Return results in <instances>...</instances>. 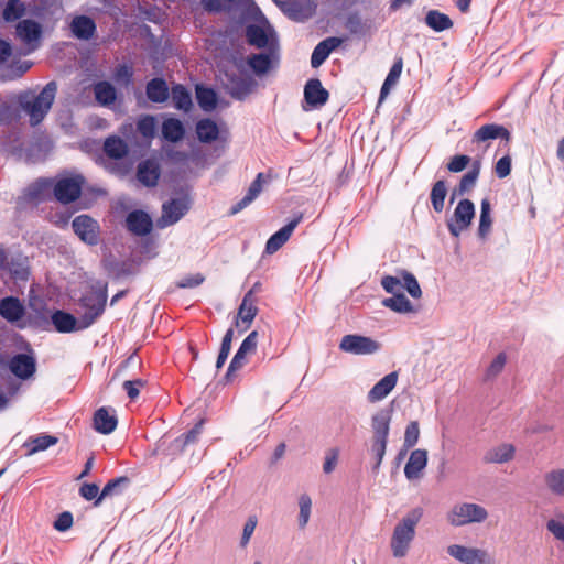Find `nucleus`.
Here are the masks:
<instances>
[{
    "mask_svg": "<svg viewBox=\"0 0 564 564\" xmlns=\"http://www.w3.org/2000/svg\"><path fill=\"white\" fill-rule=\"evenodd\" d=\"M56 93L57 84L55 80H51L37 95H34L32 91H25L19 96V106L29 115L31 126H36L43 121L52 108Z\"/></svg>",
    "mask_w": 564,
    "mask_h": 564,
    "instance_id": "nucleus-1",
    "label": "nucleus"
},
{
    "mask_svg": "<svg viewBox=\"0 0 564 564\" xmlns=\"http://www.w3.org/2000/svg\"><path fill=\"white\" fill-rule=\"evenodd\" d=\"M423 517L421 507L413 508L394 527L391 536V551L394 557H404L410 549V544L415 536V527Z\"/></svg>",
    "mask_w": 564,
    "mask_h": 564,
    "instance_id": "nucleus-2",
    "label": "nucleus"
},
{
    "mask_svg": "<svg viewBox=\"0 0 564 564\" xmlns=\"http://www.w3.org/2000/svg\"><path fill=\"white\" fill-rule=\"evenodd\" d=\"M107 299V283L99 286L93 285L89 292L80 296L78 304L84 310L79 316L82 327L87 329L104 314Z\"/></svg>",
    "mask_w": 564,
    "mask_h": 564,
    "instance_id": "nucleus-3",
    "label": "nucleus"
},
{
    "mask_svg": "<svg viewBox=\"0 0 564 564\" xmlns=\"http://www.w3.org/2000/svg\"><path fill=\"white\" fill-rule=\"evenodd\" d=\"M246 41L258 50H281L280 41L274 28L264 20L263 24L250 23L245 30Z\"/></svg>",
    "mask_w": 564,
    "mask_h": 564,
    "instance_id": "nucleus-4",
    "label": "nucleus"
},
{
    "mask_svg": "<svg viewBox=\"0 0 564 564\" xmlns=\"http://www.w3.org/2000/svg\"><path fill=\"white\" fill-rule=\"evenodd\" d=\"M84 184L82 174L58 178L53 187L54 197L61 204H72L80 197Z\"/></svg>",
    "mask_w": 564,
    "mask_h": 564,
    "instance_id": "nucleus-5",
    "label": "nucleus"
},
{
    "mask_svg": "<svg viewBox=\"0 0 564 564\" xmlns=\"http://www.w3.org/2000/svg\"><path fill=\"white\" fill-rule=\"evenodd\" d=\"M475 213V205L470 199H460L454 209L453 216L446 220L449 234L458 238L471 225Z\"/></svg>",
    "mask_w": 564,
    "mask_h": 564,
    "instance_id": "nucleus-6",
    "label": "nucleus"
},
{
    "mask_svg": "<svg viewBox=\"0 0 564 564\" xmlns=\"http://www.w3.org/2000/svg\"><path fill=\"white\" fill-rule=\"evenodd\" d=\"M280 61L281 50L273 47L271 50H261L259 53H251L247 56L246 64L256 76L262 77L270 70L278 68Z\"/></svg>",
    "mask_w": 564,
    "mask_h": 564,
    "instance_id": "nucleus-7",
    "label": "nucleus"
},
{
    "mask_svg": "<svg viewBox=\"0 0 564 564\" xmlns=\"http://www.w3.org/2000/svg\"><path fill=\"white\" fill-rule=\"evenodd\" d=\"M74 234L87 246H97L100 241V225L90 215L82 214L72 221Z\"/></svg>",
    "mask_w": 564,
    "mask_h": 564,
    "instance_id": "nucleus-8",
    "label": "nucleus"
},
{
    "mask_svg": "<svg viewBox=\"0 0 564 564\" xmlns=\"http://www.w3.org/2000/svg\"><path fill=\"white\" fill-rule=\"evenodd\" d=\"M25 352L15 354L9 360L8 367L11 373L21 380H28L36 371V358L29 343L24 344Z\"/></svg>",
    "mask_w": 564,
    "mask_h": 564,
    "instance_id": "nucleus-9",
    "label": "nucleus"
},
{
    "mask_svg": "<svg viewBox=\"0 0 564 564\" xmlns=\"http://www.w3.org/2000/svg\"><path fill=\"white\" fill-rule=\"evenodd\" d=\"M487 510L476 503H462L453 508L448 513V521L452 525L462 527L471 522H482L487 519Z\"/></svg>",
    "mask_w": 564,
    "mask_h": 564,
    "instance_id": "nucleus-10",
    "label": "nucleus"
},
{
    "mask_svg": "<svg viewBox=\"0 0 564 564\" xmlns=\"http://www.w3.org/2000/svg\"><path fill=\"white\" fill-rule=\"evenodd\" d=\"M338 347L352 355H372L380 349V344L371 337L349 334L343 336Z\"/></svg>",
    "mask_w": 564,
    "mask_h": 564,
    "instance_id": "nucleus-11",
    "label": "nucleus"
},
{
    "mask_svg": "<svg viewBox=\"0 0 564 564\" xmlns=\"http://www.w3.org/2000/svg\"><path fill=\"white\" fill-rule=\"evenodd\" d=\"M226 89L236 100L243 101L256 88L257 80L248 74H226Z\"/></svg>",
    "mask_w": 564,
    "mask_h": 564,
    "instance_id": "nucleus-12",
    "label": "nucleus"
},
{
    "mask_svg": "<svg viewBox=\"0 0 564 564\" xmlns=\"http://www.w3.org/2000/svg\"><path fill=\"white\" fill-rule=\"evenodd\" d=\"M259 334L257 330H252L248 334V336L242 340L238 350L234 355L227 371L225 373L224 380L228 383L232 380L234 373L239 370L245 362L246 356L249 352H253L257 349Z\"/></svg>",
    "mask_w": 564,
    "mask_h": 564,
    "instance_id": "nucleus-13",
    "label": "nucleus"
},
{
    "mask_svg": "<svg viewBox=\"0 0 564 564\" xmlns=\"http://www.w3.org/2000/svg\"><path fill=\"white\" fill-rule=\"evenodd\" d=\"M447 554L462 564H491L488 552L482 549L452 544L447 546Z\"/></svg>",
    "mask_w": 564,
    "mask_h": 564,
    "instance_id": "nucleus-14",
    "label": "nucleus"
},
{
    "mask_svg": "<svg viewBox=\"0 0 564 564\" xmlns=\"http://www.w3.org/2000/svg\"><path fill=\"white\" fill-rule=\"evenodd\" d=\"M101 264L112 280H120L138 273V264L133 259L119 260L111 253L101 260Z\"/></svg>",
    "mask_w": 564,
    "mask_h": 564,
    "instance_id": "nucleus-15",
    "label": "nucleus"
},
{
    "mask_svg": "<svg viewBox=\"0 0 564 564\" xmlns=\"http://www.w3.org/2000/svg\"><path fill=\"white\" fill-rule=\"evenodd\" d=\"M186 198H171L162 205V216L156 220L159 228L176 224L188 212Z\"/></svg>",
    "mask_w": 564,
    "mask_h": 564,
    "instance_id": "nucleus-16",
    "label": "nucleus"
},
{
    "mask_svg": "<svg viewBox=\"0 0 564 564\" xmlns=\"http://www.w3.org/2000/svg\"><path fill=\"white\" fill-rule=\"evenodd\" d=\"M126 227L132 235L144 237L152 231L153 221L147 212L134 209L126 216Z\"/></svg>",
    "mask_w": 564,
    "mask_h": 564,
    "instance_id": "nucleus-17",
    "label": "nucleus"
},
{
    "mask_svg": "<svg viewBox=\"0 0 564 564\" xmlns=\"http://www.w3.org/2000/svg\"><path fill=\"white\" fill-rule=\"evenodd\" d=\"M161 176V166L156 159L142 160L137 165L135 177L144 187H155Z\"/></svg>",
    "mask_w": 564,
    "mask_h": 564,
    "instance_id": "nucleus-18",
    "label": "nucleus"
},
{
    "mask_svg": "<svg viewBox=\"0 0 564 564\" xmlns=\"http://www.w3.org/2000/svg\"><path fill=\"white\" fill-rule=\"evenodd\" d=\"M303 215H295L288 224L275 231L265 242L264 251L269 254L276 252L291 237L294 229L301 223Z\"/></svg>",
    "mask_w": 564,
    "mask_h": 564,
    "instance_id": "nucleus-19",
    "label": "nucleus"
},
{
    "mask_svg": "<svg viewBox=\"0 0 564 564\" xmlns=\"http://www.w3.org/2000/svg\"><path fill=\"white\" fill-rule=\"evenodd\" d=\"M329 98V93L323 87L318 78H311L304 86V101L312 109H317L324 106Z\"/></svg>",
    "mask_w": 564,
    "mask_h": 564,
    "instance_id": "nucleus-20",
    "label": "nucleus"
},
{
    "mask_svg": "<svg viewBox=\"0 0 564 564\" xmlns=\"http://www.w3.org/2000/svg\"><path fill=\"white\" fill-rule=\"evenodd\" d=\"M51 323L55 330L61 334H69L84 330L86 327L80 326V317L64 310H55L51 315Z\"/></svg>",
    "mask_w": 564,
    "mask_h": 564,
    "instance_id": "nucleus-21",
    "label": "nucleus"
},
{
    "mask_svg": "<svg viewBox=\"0 0 564 564\" xmlns=\"http://www.w3.org/2000/svg\"><path fill=\"white\" fill-rule=\"evenodd\" d=\"M496 139L506 140L507 142L511 139L510 131L498 123H487L481 126L478 130L475 131L471 138L473 143H480L486 141H491Z\"/></svg>",
    "mask_w": 564,
    "mask_h": 564,
    "instance_id": "nucleus-22",
    "label": "nucleus"
},
{
    "mask_svg": "<svg viewBox=\"0 0 564 564\" xmlns=\"http://www.w3.org/2000/svg\"><path fill=\"white\" fill-rule=\"evenodd\" d=\"M343 40L337 36H329L321 41L313 50L311 55V66L318 68L328 58L330 53L339 47Z\"/></svg>",
    "mask_w": 564,
    "mask_h": 564,
    "instance_id": "nucleus-23",
    "label": "nucleus"
},
{
    "mask_svg": "<svg viewBox=\"0 0 564 564\" xmlns=\"http://www.w3.org/2000/svg\"><path fill=\"white\" fill-rule=\"evenodd\" d=\"M398 382V372L392 371L381 378L368 392L367 399L375 403L383 400L395 387Z\"/></svg>",
    "mask_w": 564,
    "mask_h": 564,
    "instance_id": "nucleus-24",
    "label": "nucleus"
},
{
    "mask_svg": "<svg viewBox=\"0 0 564 564\" xmlns=\"http://www.w3.org/2000/svg\"><path fill=\"white\" fill-rule=\"evenodd\" d=\"M427 465V451L417 448L411 452L408 463L404 467L406 479L414 480L421 477L422 471Z\"/></svg>",
    "mask_w": 564,
    "mask_h": 564,
    "instance_id": "nucleus-25",
    "label": "nucleus"
},
{
    "mask_svg": "<svg viewBox=\"0 0 564 564\" xmlns=\"http://www.w3.org/2000/svg\"><path fill=\"white\" fill-rule=\"evenodd\" d=\"M117 424L118 419L115 410L110 413L108 408L101 406L94 413V429L100 434L108 435L112 433Z\"/></svg>",
    "mask_w": 564,
    "mask_h": 564,
    "instance_id": "nucleus-26",
    "label": "nucleus"
},
{
    "mask_svg": "<svg viewBox=\"0 0 564 564\" xmlns=\"http://www.w3.org/2000/svg\"><path fill=\"white\" fill-rule=\"evenodd\" d=\"M25 313L24 305L15 296H6L0 301V316L9 323L20 321Z\"/></svg>",
    "mask_w": 564,
    "mask_h": 564,
    "instance_id": "nucleus-27",
    "label": "nucleus"
},
{
    "mask_svg": "<svg viewBox=\"0 0 564 564\" xmlns=\"http://www.w3.org/2000/svg\"><path fill=\"white\" fill-rule=\"evenodd\" d=\"M96 23L93 18L88 15H77L70 23V31L73 35L83 41L90 40L96 32Z\"/></svg>",
    "mask_w": 564,
    "mask_h": 564,
    "instance_id": "nucleus-28",
    "label": "nucleus"
},
{
    "mask_svg": "<svg viewBox=\"0 0 564 564\" xmlns=\"http://www.w3.org/2000/svg\"><path fill=\"white\" fill-rule=\"evenodd\" d=\"M145 94L148 99L154 104H163L170 97V89L163 77H154L147 83Z\"/></svg>",
    "mask_w": 564,
    "mask_h": 564,
    "instance_id": "nucleus-29",
    "label": "nucleus"
},
{
    "mask_svg": "<svg viewBox=\"0 0 564 564\" xmlns=\"http://www.w3.org/2000/svg\"><path fill=\"white\" fill-rule=\"evenodd\" d=\"M196 100L202 110L210 112L218 106L219 97L217 91L205 84L195 86Z\"/></svg>",
    "mask_w": 564,
    "mask_h": 564,
    "instance_id": "nucleus-30",
    "label": "nucleus"
},
{
    "mask_svg": "<svg viewBox=\"0 0 564 564\" xmlns=\"http://www.w3.org/2000/svg\"><path fill=\"white\" fill-rule=\"evenodd\" d=\"M391 422V410H380L371 417V427L373 432L372 440L388 441Z\"/></svg>",
    "mask_w": 564,
    "mask_h": 564,
    "instance_id": "nucleus-31",
    "label": "nucleus"
},
{
    "mask_svg": "<svg viewBox=\"0 0 564 564\" xmlns=\"http://www.w3.org/2000/svg\"><path fill=\"white\" fill-rule=\"evenodd\" d=\"M52 187H54L52 178L39 177L25 188L24 196L32 202H43Z\"/></svg>",
    "mask_w": 564,
    "mask_h": 564,
    "instance_id": "nucleus-32",
    "label": "nucleus"
},
{
    "mask_svg": "<svg viewBox=\"0 0 564 564\" xmlns=\"http://www.w3.org/2000/svg\"><path fill=\"white\" fill-rule=\"evenodd\" d=\"M17 35L26 44L39 41L42 34V26L32 19H25L18 22Z\"/></svg>",
    "mask_w": 564,
    "mask_h": 564,
    "instance_id": "nucleus-33",
    "label": "nucleus"
},
{
    "mask_svg": "<svg viewBox=\"0 0 564 564\" xmlns=\"http://www.w3.org/2000/svg\"><path fill=\"white\" fill-rule=\"evenodd\" d=\"M171 95L175 109L188 112L193 108L192 94L183 84H174L171 89Z\"/></svg>",
    "mask_w": 564,
    "mask_h": 564,
    "instance_id": "nucleus-34",
    "label": "nucleus"
},
{
    "mask_svg": "<svg viewBox=\"0 0 564 564\" xmlns=\"http://www.w3.org/2000/svg\"><path fill=\"white\" fill-rule=\"evenodd\" d=\"M130 485V478L127 476H120L113 479H110L101 489L99 496L94 501V506L98 507L101 501L109 496H118L123 492Z\"/></svg>",
    "mask_w": 564,
    "mask_h": 564,
    "instance_id": "nucleus-35",
    "label": "nucleus"
},
{
    "mask_svg": "<svg viewBox=\"0 0 564 564\" xmlns=\"http://www.w3.org/2000/svg\"><path fill=\"white\" fill-rule=\"evenodd\" d=\"M196 134L202 143L210 144L218 139L219 128L213 119L203 118L196 123Z\"/></svg>",
    "mask_w": 564,
    "mask_h": 564,
    "instance_id": "nucleus-36",
    "label": "nucleus"
},
{
    "mask_svg": "<svg viewBox=\"0 0 564 564\" xmlns=\"http://www.w3.org/2000/svg\"><path fill=\"white\" fill-rule=\"evenodd\" d=\"M344 25L352 35H365L371 28L370 20L362 19L358 10L348 12Z\"/></svg>",
    "mask_w": 564,
    "mask_h": 564,
    "instance_id": "nucleus-37",
    "label": "nucleus"
},
{
    "mask_svg": "<svg viewBox=\"0 0 564 564\" xmlns=\"http://www.w3.org/2000/svg\"><path fill=\"white\" fill-rule=\"evenodd\" d=\"M104 152L110 159L121 160L128 154L129 149L127 142L122 138L111 135L104 142Z\"/></svg>",
    "mask_w": 564,
    "mask_h": 564,
    "instance_id": "nucleus-38",
    "label": "nucleus"
},
{
    "mask_svg": "<svg viewBox=\"0 0 564 564\" xmlns=\"http://www.w3.org/2000/svg\"><path fill=\"white\" fill-rule=\"evenodd\" d=\"M425 24L435 32H443L453 26V20L445 13L432 9L425 14Z\"/></svg>",
    "mask_w": 564,
    "mask_h": 564,
    "instance_id": "nucleus-39",
    "label": "nucleus"
},
{
    "mask_svg": "<svg viewBox=\"0 0 564 564\" xmlns=\"http://www.w3.org/2000/svg\"><path fill=\"white\" fill-rule=\"evenodd\" d=\"M4 270L9 271L13 279L20 281H26L30 275L28 259L21 256L9 258Z\"/></svg>",
    "mask_w": 564,
    "mask_h": 564,
    "instance_id": "nucleus-40",
    "label": "nucleus"
},
{
    "mask_svg": "<svg viewBox=\"0 0 564 564\" xmlns=\"http://www.w3.org/2000/svg\"><path fill=\"white\" fill-rule=\"evenodd\" d=\"M94 93L96 101L101 106H110L117 99V90L108 80L97 83Z\"/></svg>",
    "mask_w": 564,
    "mask_h": 564,
    "instance_id": "nucleus-41",
    "label": "nucleus"
},
{
    "mask_svg": "<svg viewBox=\"0 0 564 564\" xmlns=\"http://www.w3.org/2000/svg\"><path fill=\"white\" fill-rule=\"evenodd\" d=\"M58 438L48 434H40L34 437H30L24 443V447L29 448L26 455H33L37 452L45 451L48 447L55 445Z\"/></svg>",
    "mask_w": 564,
    "mask_h": 564,
    "instance_id": "nucleus-42",
    "label": "nucleus"
},
{
    "mask_svg": "<svg viewBox=\"0 0 564 564\" xmlns=\"http://www.w3.org/2000/svg\"><path fill=\"white\" fill-rule=\"evenodd\" d=\"M480 169L481 161L479 159L475 160L471 164V169L462 176L459 184L456 186L458 194L465 195L475 187L480 174Z\"/></svg>",
    "mask_w": 564,
    "mask_h": 564,
    "instance_id": "nucleus-43",
    "label": "nucleus"
},
{
    "mask_svg": "<svg viewBox=\"0 0 564 564\" xmlns=\"http://www.w3.org/2000/svg\"><path fill=\"white\" fill-rule=\"evenodd\" d=\"M514 456V447L510 444H502L498 447L489 449L485 456L484 460L486 463H507L511 460Z\"/></svg>",
    "mask_w": 564,
    "mask_h": 564,
    "instance_id": "nucleus-44",
    "label": "nucleus"
},
{
    "mask_svg": "<svg viewBox=\"0 0 564 564\" xmlns=\"http://www.w3.org/2000/svg\"><path fill=\"white\" fill-rule=\"evenodd\" d=\"M162 134L170 142H178L185 134V128L180 119H167L163 122Z\"/></svg>",
    "mask_w": 564,
    "mask_h": 564,
    "instance_id": "nucleus-45",
    "label": "nucleus"
},
{
    "mask_svg": "<svg viewBox=\"0 0 564 564\" xmlns=\"http://www.w3.org/2000/svg\"><path fill=\"white\" fill-rule=\"evenodd\" d=\"M381 303L384 307L400 314L411 313L414 311L412 303L404 295V293L394 294L391 297H386Z\"/></svg>",
    "mask_w": 564,
    "mask_h": 564,
    "instance_id": "nucleus-46",
    "label": "nucleus"
},
{
    "mask_svg": "<svg viewBox=\"0 0 564 564\" xmlns=\"http://www.w3.org/2000/svg\"><path fill=\"white\" fill-rule=\"evenodd\" d=\"M447 195V185L445 180L436 181L431 189L430 199L435 213H442Z\"/></svg>",
    "mask_w": 564,
    "mask_h": 564,
    "instance_id": "nucleus-47",
    "label": "nucleus"
},
{
    "mask_svg": "<svg viewBox=\"0 0 564 564\" xmlns=\"http://www.w3.org/2000/svg\"><path fill=\"white\" fill-rule=\"evenodd\" d=\"M544 482L555 496H564V469H553L545 474Z\"/></svg>",
    "mask_w": 564,
    "mask_h": 564,
    "instance_id": "nucleus-48",
    "label": "nucleus"
},
{
    "mask_svg": "<svg viewBox=\"0 0 564 564\" xmlns=\"http://www.w3.org/2000/svg\"><path fill=\"white\" fill-rule=\"evenodd\" d=\"M491 205L488 198H484L480 203V216H479V226H478V236L481 239H485L491 228L492 219L490 216Z\"/></svg>",
    "mask_w": 564,
    "mask_h": 564,
    "instance_id": "nucleus-49",
    "label": "nucleus"
},
{
    "mask_svg": "<svg viewBox=\"0 0 564 564\" xmlns=\"http://www.w3.org/2000/svg\"><path fill=\"white\" fill-rule=\"evenodd\" d=\"M280 8L289 19L295 22H303L310 18V14L305 13V8L300 1L281 2Z\"/></svg>",
    "mask_w": 564,
    "mask_h": 564,
    "instance_id": "nucleus-50",
    "label": "nucleus"
},
{
    "mask_svg": "<svg viewBox=\"0 0 564 564\" xmlns=\"http://www.w3.org/2000/svg\"><path fill=\"white\" fill-rule=\"evenodd\" d=\"M333 8L338 12H348L356 4L364 6L365 9L377 8L380 0H332Z\"/></svg>",
    "mask_w": 564,
    "mask_h": 564,
    "instance_id": "nucleus-51",
    "label": "nucleus"
},
{
    "mask_svg": "<svg viewBox=\"0 0 564 564\" xmlns=\"http://www.w3.org/2000/svg\"><path fill=\"white\" fill-rule=\"evenodd\" d=\"M235 336V332L232 327H229L221 340L219 352L216 360V369L219 370L225 365L231 349V343Z\"/></svg>",
    "mask_w": 564,
    "mask_h": 564,
    "instance_id": "nucleus-52",
    "label": "nucleus"
},
{
    "mask_svg": "<svg viewBox=\"0 0 564 564\" xmlns=\"http://www.w3.org/2000/svg\"><path fill=\"white\" fill-rule=\"evenodd\" d=\"M400 275L402 278V285H403V290H406L408 293L413 297V299H419L422 296V290H421V286L417 282V279L415 278V275L406 270H401L400 271Z\"/></svg>",
    "mask_w": 564,
    "mask_h": 564,
    "instance_id": "nucleus-53",
    "label": "nucleus"
},
{
    "mask_svg": "<svg viewBox=\"0 0 564 564\" xmlns=\"http://www.w3.org/2000/svg\"><path fill=\"white\" fill-rule=\"evenodd\" d=\"M203 425L204 420H200L191 430L175 438L176 446L183 449L185 446L195 443L202 433Z\"/></svg>",
    "mask_w": 564,
    "mask_h": 564,
    "instance_id": "nucleus-54",
    "label": "nucleus"
},
{
    "mask_svg": "<svg viewBox=\"0 0 564 564\" xmlns=\"http://www.w3.org/2000/svg\"><path fill=\"white\" fill-rule=\"evenodd\" d=\"M24 4L20 0H8L3 9V18L7 22L19 20L24 13Z\"/></svg>",
    "mask_w": 564,
    "mask_h": 564,
    "instance_id": "nucleus-55",
    "label": "nucleus"
},
{
    "mask_svg": "<svg viewBox=\"0 0 564 564\" xmlns=\"http://www.w3.org/2000/svg\"><path fill=\"white\" fill-rule=\"evenodd\" d=\"M382 289L391 294H401L403 293L402 278L393 276V275H383L380 282Z\"/></svg>",
    "mask_w": 564,
    "mask_h": 564,
    "instance_id": "nucleus-56",
    "label": "nucleus"
},
{
    "mask_svg": "<svg viewBox=\"0 0 564 564\" xmlns=\"http://www.w3.org/2000/svg\"><path fill=\"white\" fill-rule=\"evenodd\" d=\"M419 423L416 421H411L405 427L403 447H405V449L414 447L419 442Z\"/></svg>",
    "mask_w": 564,
    "mask_h": 564,
    "instance_id": "nucleus-57",
    "label": "nucleus"
},
{
    "mask_svg": "<svg viewBox=\"0 0 564 564\" xmlns=\"http://www.w3.org/2000/svg\"><path fill=\"white\" fill-rule=\"evenodd\" d=\"M388 441L372 440L371 452L375 456L372 471L378 473L386 455Z\"/></svg>",
    "mask_w": 564,
    "mask_h": 564,
    "instance_id": "nucleus-58",
    "label": "nucleus"
},
{
    "mask_svg": "<svg viewBox=\"0 0 564 564\" xmlns=\"http://www.w3.org/2000/svg\"><path fill=\"white\" fill-rule=\"evenodd\" d=\"M299 505H300L299 525L301 528H304L307 524L310 514H311L312 500H311L310 496L302 495L300 497Z\"/></svg>",
    "mask_w": 564,
    "mask_h": 564,
    "instance_id": "nucleus-59",
    "label": "nucleus"
},
{
    "mask_svg": "<svg viewBox=\"0 0 564 564\" xmlns=\"http://www.w3.org/2000/svg\"><path fill=\"white\" fill-rule=\"evenodd\" d=\"M507 362V356L505 352H499L495 359L490 362L486 371V378L491 379L498 376Z\"/></svg>",
    "mask_w": 564,
    "mask_h": 564,
    "instance_id": "nucleus-60",
    "label": "nucleus"
},
{
    "mask_svg": "<svg viewBox=\"0 0 564 564\" xmlns=\"http://www.w3.org/2000/svg\"><path fill=\"white\" fill-rule=\"evenodd\" d=\"M45 307H46V304L43 301H41L40 308H35L36 314L28 316V322H29L30 326H32L34 328H43L45 325L48 324V319H47L46 315L43 313Z\"/></svg>",
    "mask_w": 564,
    "mask_h": 564,
    "instance_id": "nucleus-61",
    "label": "nucleus"
},
{
    "mask_svg": "<svg viewBox=\"0 0 564 564\" xmlns=\"http://www.w3.org/2000/svg\"><path fill=\"white\" fill-rule=\"evenodd\" d=\"M470 161V156L466 154H457L447 163V170L452 173H459L467 167Z\"/></svg>",
    "mask_w": 564,
    "mask_h": 564,
    "instance_id": "nucleus-62",
    "label": "nucleus"
},
{
    "mask_svg": "<svg viewBox=\"0 0 564 564\" xmlns=\"http://www.w3.org/2000/svg\"><path fill=\"white\" fill-rule=\"evenodd\" d=\"M73 521V513L70 511H63L55 519L53 527L58 532H65L72 528Z\"/></svg>",
    "mask_w": 564,
    "mask_h": 564,
    "instance_id": "nucleus-63",
    "label": "nucleus"
},
{
    "mask_svg": "<svg viewBox=\"0 0 564 564\" xmlns=\"http://www.w3.org/2000/svg\"><path fill=\"white\" fill-rule=\"evenodd\" d=\"M495 173L498 178H506L511 173V158L509 154L500 158L495 164Z\"/></svg>",
    "mask_w": 564,
    "mask_h": 564,
    "instance_id": "nucleus-64",
    "label": "nucleus"
}]
</instances>
